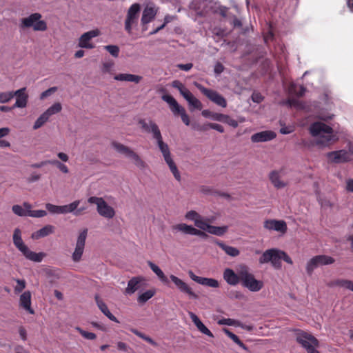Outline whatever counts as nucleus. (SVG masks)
Returning <instances> with one entry per match:
<instances>
[{
  "mask_svg": "<svg viewBox=\"0 0 353 353\" xmlns=\"http://www.w3.org/2000/svg\"><path fill=\"white\" fill-rule=\"evenodd\" d=\"M309 130L312 137H319L316 141L318 145L326 146L337 140L336 136L333 134V129L323 122L313 123Z\"/></svg>",
  "mask_w": 353,
  "mask_h": 353,
  "instance_id": "1",
  "label": "nucleus"
},
{
  "mask_svg": "<svg viewBox=\"0 0 353 353\" xmlns=\"http://www.w3.org/2000/svg\"><path fill=\"white\" fill-rule=\"evenodd\" d=\"M12 239L15 247L27 259L34 262H41L43 260L46 254L43 252L36 253L31 251L28 246L24 244L21 238V231L19 228L14 229Z\"/></svg>",
  "mask_w": 353,
  "mask_h": 353,
  "instance_id": "2",
  "label": "nucleus"
},
{
  "mask_svg": "<svg viewBox=\"0 0 353 353\" xmlns=\"http://www.w3.org/2000/svg\"><path fill=\"white\" fill-rule=\"evenodd\" d=\"M296 341L307 353H320L316 349L319 347V341L310 333L296 330Z\"/></svg>",
  "mask_w": 353,
  "mask_h": 353,
  "instance_id": "3",
  "label": "nucleus"
},
{
  "mask_svg": "<svg viewBox=\"0 0 353 353\" xmlns=\"http://www.w3.org/2000/svg\"><path fill=\"white\" fill-rule=\"evenodd\" d=\"M241 284L251 292H259L263 288V282L255 279L246 265L240 267Z\"/></svg>",
  "mask_w": 353,
  "mask_h": 353,
  "instance_id": "4",
  "label": "nucleus"
},
{
  "mask_svg": "<svg viewBox=\"0 0 353 353\" xmlns=\"http://www.w3.org/2000/svg\"><path fill=\"white\" fill-rule=\"evenodd\" d=\"M41 18L42 15L40 13H32L21 19L19 27L21 29L32 28L34 31H46L48 28L47 23Z\"/></svg>",
  "mask_w": 353,
  "mask_h": 353,
  "instance_id": "5",
  "label": "nucleus"
},
{
  "mask_svg": "<svg viewBox=\"0 0 353 353\" xmlns=\"http://www.w3.org/2000/svg\"><path fill=\"white\" fill-rule=\"evenodd\" d=\"M112 145L118 152L123 154L126 157L131 159L135 165L140 169H144L146 167L145 162L141 159L137 153H136L129 147L116 141H113L112 143Z\"/></svg>",
  "mask_w": 353,
  "mask_h": 353,
  "instance_id": "6",
  "label": "nucleus"
},
{
  "mask_svg": "<svg viewBox=\"0 0 353 353\" xmlns=\"http://www.w3.org/2000/svg\"><path fill=\"white\" fill-rule=\"evenodd\" d=\"M88 202L97 205V212L101 216L107 219H112L114 216L115 211L114 208L110 206L102 197L90 196L88 198Z\"/></svg>",
  "mask_w": 353,
  "mask_h": 353,
  "instance_id": "7",
  "label": "nucleus"
},
{
  "mask_svg": "<svg viewBox=\"0 0 353 353\" xmlns=\"http://www.w3.org/2000/svg\"><path fill=\"white\" fill-rule=\"evenodd\" d=\"M335 260L327 255H316L310 259L306 265V272L311 276L314 270L322 265H326L334 263Z\"/></svg>",
  "mask_w": 353,
  "mask_h": 353,
  "instance_id": "8",
  "label": "nucleus"
},
{
  "mask_svg": "<svg viewBox=\"0 0 353 353\" xmlns=\"http://www.w3.org/2000/svg\"><path fill=\"white\" fill-rule=\"evenodd\" d=\"M194 84L196 88L211 101L222 108H225L227 106V101L218 92L206 88L203 85L197 82H194Z\"/></svg>",
  "mask_w": 353,
  "mask_h": 353,
  "instance_id": "9",
  "label": "nucleus"
},
{
  "mask_svg": "<svg viewBox=\"0 0 353 353\" xmlns=\"http://www.w3.org/2000/svg\"><path fill=\"white\" fill-rule=\"evenodd\" d=\"M281 251L276 249H270L263 253L259 258V263H267L271 262L272 266L276 269L281 267Z\"/></svg>",
  "mask_w": 353,
  "mask_h": 353,
  "instance_id": "10",
  "label": "nucleus"
},
{
  "mask_svg": "<svg viewBox=\"0 0 353 353\" xmlns=\"http://www.w3.org/2000/svg\"><path fill=\"white\" fill-rule=\"evenodd\" d=\"M162 99L168 103L174 114H180L182 121L186 125H190V118L186 114L183 108L181 107L176 99L171 95L164 94L162 96Z\"/></svg>",
  "mask_w": 353,
  "mask_h": 353,
  "instance_id": "11",
  "label": "nucleus"
},
{
  "mask_svg": "<svg viewBox=\"0 0 353 353\" xmlns=\"http://www.w3.org/2000/svg\"><path fill=\"white\" fill-rule=\"evenodd\" d=\"M141 6L139 3H133L128 9L126 19L125 20V30L131 34L132 27L137 24Z\"/></svg>",
  "mask_w": 353,
  "mask_h": 353,
  "instance_id": "12",
  "label": "nucleus"
},
{
  "mask_svg": "<svg viewBox=\"0 0 353 353\" xmlns=\"http://www.w3.org/2000/svg\"><path fill=\"white\" fill-rule=\"evenodd\" d=\"M87 234L88 230L84 229L78 236L76 247L72 255V260L74 262H79L81 259V256L84 251Z\"/></svg>",
  "mask_w": 353,
  "mask_h": 353,
  "instance_id": "13",
  "label": "nucleus"
},
{
  "mask_svg": "<svg viewBox=\"0 0 353 353\" xmlns=\"http://www.w3.org/2000/svg\"><path fill=\"white\" fill-rule=\"evenodd\" d=\"M170 279L174 283L177 289L181 292L187 294L190 299H197L199 298V296L193 292L191 287L179 277L171 274L170 276Z\"/></svg>",
  "mask_w": 353,
  "mask_h": 353,
  "instance_id": "14",
  "label": "nucleus"
},
{
  "mask_svg": "<svg viewBox=\"0 0 353 353\" xmlns=\"http://www.w3.org/2000/svg\"><path fill=\"white\" fill-rule=\"evenodd\" d=\"M101 32L98 29H94L83 33L79 39V46L82 48L92 49L95 47L94 44L90 41L92 38L99 36Z\"/></svg>",
  "mask_w": 353,
  "mask_h": 353,
  "instance_id": "15",
  "label": "nucleus"
},
{
  "mask_svg": "<svg viewBox=\"0 0 353 353\" xmlns=\"http://www.w3.org/2000/svg\"><path fill=\"white\" fill-rule=\"evenodd\" d=\"M172 230L181 232L185 234L196 235L201 237H207L208 235L200 230H197L192 225H188L185 223H179L172 226Z\"/></svg>",
  "mask_w": 353,
  "mask_h": 353,
  "instance_id": "16",
  "label": "nucleus"
},
{
  "mask_svg": "<svg viewBox=\"0 0 353 353\" xmlns=\"http://www.w3.org/2000/svg\"><path fill=\"white\" fill-rule=\"evenodd\" d=\"M139 124L144 132L147 133H152L154 139L158 137L159 135H161L158 125L150 119L148 121L145 119H140L139 121Z\"/></svg>",
  "mask_w": 353,
  "mask_h": 353,
  "instance_id": "17",
  "label": "nucleus"
},
{
  "mask_svg": "<svg viewBox=\"0 0 353 353\" xmlns=\"http://www.w3.org/2000/svg\"><path fill=\"white\" fill-rule=\"evenodd\" d=\"M327 157L330 161L336 163L347 162L350 160L349 152L345 150L330 152Z\"/></svg>",
  "mask_w": 353,
  "mask_h": 353,
  "instance_id": "18",
  "label": "nucleus"
},
{
  "mask_svg": "<svg viewBox=\"0 0 353 353\" xmlns=\"http://www.w3.org/2000/svg\"><path fill=\"white\" fill-rule=\"evenodd\" d=\"M14 97H16V102L13 108H23L26 107L28 101V94L26 93V87L14 92Z\"/></svg>",
  "mask_w": 353,
  "mask_h": 353,
  "instance_id": "19",
  "label": "nucleus"
},
{
  "mask_svg": "<svg viewBox=\"0 0 353 353\" xmlns=\"http://www.w3.org/2000/svg\"><path fill=\"white\" fill-rule=\"evenodd\" d=\"M223 279L229 285H237L239 282H241L240 269L237 273H235L233 270L226 268L223 272Z\"/></svg>",
  "mask_w": 353,
  "mask_h": 353,
  "instance_id": "20",
  "label": "nucleus"
},
{
  "mask_svg": "<svg viewBox=\"0 0 353 353\" xmlns=\"http://www.w3.org/2000/svg\"><path fill=\"white\" fill-rule=\"evenodd\" d=\"M276 134L271 130H265L255 133L251 136V141L253 143L265 142L274 139Z\"/></svg>",
  "mask_w": 353,
  "mask_h": 353,
  "instance_id": "21",
  "label": "nucleus"
},
{
  "mask_svg": "<svg viewBox=\"0 0 353 353\" xmlns=\"http://www.w3.org/2000/svg\"><path fill=\"white\" fill-rule=\"evenodd\" d=\"M264 228L270 230H275L284 233L287 230V225L284 221L266 220Z\"/></svg>",
  "mask_w": 353,
  "mask_h": 353,
  "instance_id": "22",
  "label": "nucleus"
},
{
  "mask_svg": "<svg viewBox=\"0 0 353 353\" xmlns=\"http://www.w3.org/2000/svg\"><path fill=\"white\" fill-rule=\"evenodd\" d=\"M20 306L31 314H34V310L31 307V293L30 291L24 292L19 299Z\"/></svg>",
  "mask_w": 353,
  "mask_h": 353,
  "instance_id": "23",
  "label": "nucleus"
},
{
  "mask_svg": "<svg viewBox=\"0 0 353 353\" xmlns=\"http://www.w3.org/2000/svg\"><path fill=\"white\" fill-rule=\"evenodd\" d=\"M155 15H156V11L152 7H146L143 10L141 20L143 31L147 30V24L153 20Z\"/></svg>",
  "mask_w": 353,
  "mask_h": 353,
  "instance_id": "24",
  "label": "nucleus"
},
{
  "mask_svg": "<svg viewBox=\"0 0 353 353\" xmlns=\"http://www.w3.org/2000/svg\"><path fill=\"white\" fill-rule=\"evenodd\" d=\"M190 317L197 329L203 334L214 337L212 332L201 322L199 318L193 312H190Z\"/></svg>",
  "mask_w": 353,
  "mask_h": 353,
  "instance_id": "25",
  "label": "nucleus"
},
{
  "mask_svg": "<svg viewBox=\"0 0 353 353\" xmlns=\"http://www.w3.org/2000/svg\"><path fill=\"white\" fill-rule=\"evenodd\" d=\"M95 301L98 307L100 309V310L103 312L104 315H105L110 320L114 321L116 323H119L118 319L110 312L107 305L97 294L95 296Z\"/></svg>",
  "mask_w": 353,
  "mask_h": 353,
  "instance_id": "26",
  "label": "nucleus"
},
{
  "mask_svg": "<svg viewBox=\"0 0 353 353\" xmlns=\"http://www.w3.org/2000/svg\"><path fill=\"white\" fill-rule=\"evenodd\" d=\"M269 179L272 185L277 189H281L287 186L288 183L281 179L279 172L272 171L269 174Z\"/></svg>",
  "mask_w": 353,
  "mask_h": 353,
  "instance_id": "27",
  "label": "nucleus"
},
{
  "mask_svg": "<svg viewBox=\"0 0 353 353\" xmlns=\"http://www.w3.org/2000/svg\"><path fill=\"white\" fill-rule=\"evenodd\" d=\"M143 281L141 277H132L128 283V286L125 290V294L131 295L134 294L140 288V283Z\"/></svg>",
  "mask_w": 353,
  "mask_h": 353,
  "instance_id": "28",
  "label": "nucleus"
},
{
  "mask_svg": "<svg viewBox=\"0 0 353 353\" xmlns=\"http://www.w3.org/2000/svg\"><path fill=\"white\" fill-rule=\"evenodd\" d=\"M154 139L157 141L158 147L162 153L165 161H168L169 159H172L168 145L163 142L162 135H159V137H156Z\"/></svg>",
  "mask_w": 353,
  "mask_h": 353,
  "instance_id": "29",
  "label": "nucleus"
},
{
  "mask_svg": "<svg viewBox=\"0 0 353 353\" xmlns=\"http://www.w3.org/2000/svg\"><path fill=\"white\" fill-rule=\"evenodd\" d=\"M54 227L52 225H46L40 230L33 232L31 235L32 239H39L54 233Z\"/></svg>",
  "mask_w": 353,
  "mask_h": 353,
  "instance_id": "30",
  "label": "nucleus"
},
{
  "mask_svg": "<svg viewBox=\"0 0 353 353\" xmlns=\"http://www.w3.org/2000/svg\"><path fill=\"white\" fill-rule=\"evenodd\" d=\"M213 242L216 244L219 247H220L223 251H225V252L230 256H237L239 254V250L234 248V247H232V246H229V245H225L224 243H223L222 241L218 240V239H214L213 241Z\"/></svg>",
  "mask_w": 353,
  "mask_h": 353,
  "instance_id": "31",
  "label": "nucleus"
},
{
  "mask_svg": "<svg viewBox=\"0 0 353 353\" xmlns=\"http://www.w3.org/2000/svg\"><path fill=\"white\" fill-rule=\"evenodd\" d=\"M114 79L117 81H129L139 83L141 81L142 77L132 74H119L115 75Z\"/></svg>",
  "mask_w": 353,
  "mask_h": 353,
  "instance_id": "32",
  "label": "nucleus"
},
{
  "mask_svg": "<svg viewBox=\"0 0 353 353\" xmlns=\"http://www.w3.org/2000/svg\"><path fill=\"white\" fill-rule=\"evenodd\" d=\"M184 99L188 102V104L190 107H192L194 109L201 110L202 109V103L201 102L197 99L190 91H189L183 97Z\"/></svg>",
  "mask_w": 353,
  "mask_h": 353,
  "instance_id": "33",
  "label": "nucleus"
},
{
  "mask_svg": "<svg viewBox=\"0 0 353 353\" xmlns=\"http://www.w3.org/2000/svg\"><path fill=\"white\" fill-rule=\"evenodd\" d=\"M148 265L150 269L157 275L161 282L165 284H168L169 281L168 277L165 275L163 272L152 261H148Z\"/></svg>",
  "mask_w": 353,
  "mask_h": 353,
  "instance_id": "34",
  "label": "nucleus"
},
{
  "mask_svg": "<svg viewBox=\"0 0 353 353\" xmlns=\"http://www.w3.org/2000/svg\"><path fill=\"white\" fill-rule=\"evenodd\" d=\"M23 206L28 210V216L41 218L47 215V212L43 210H32V205L28 202H24Z\"/></svg>",
  "mask_w": 353,
  "mask_h": 353,
  "instance_id": "35",
  "label": "nucleus"
},
{
  "mask_svg": "<svg viewBox=\"0 0 353 353\" xmlns=\"http://www.w3.org/2000/svg\"><path fill=\"white\" fill-rule=\"evenodd\" d=\"M331 285L344 288L353 292V281L347 279H336L332 282Z\"/></svg>",
  "mask_w": 353,
  "mask_h": 353,
  "instance_id": "36",
  "label": "nucleus"
},
{
  "mask_svg": "<svg viewBox=\"0 0 353 353\" xmlns=\"http://www.w3.org/2000/svg\"><path fill=\"white\" fill-rule=\"evenodd\" d=\"M224 333L230 338L236 345L244 350H248V347L239 339V338L227 328H223Z\"/></svg>",
  "mask_w": 353,
  "mask_h": 353,
  "instance_id": "37",
  "label": "nucleus"
},
{
  "mask_svg": "<svg viewBox=\"0 0 353 353\" xmlns=\"http://www.w3.org/2000/svg\"><path fill=\"white\" fill-rule=\"evenodd\" d=\"M228 230V226H214L210 225L208 232L216 236H223Z\"/></svg>",
  "mask_w": 353,
  "mask_h": 353,
  "instance_id": "38",
  "label": "nucleus"
},
{
  "mask_svg": "<svg viewBox=\"0 0 353 353\" xmlns=\"http://www.w3.org/2000/svg\"><path fill=\"white\" fill-rule=\"evenodd\" d=\"M80 203L79 200H76L74 202L65 205L61 206V214H66L70 212H73L77 208Z\"/></svg>",
  "mask_w": 353,
  "mask_h": 353,
  "instance_id": "39",
  "label": "nucleus"
},
{
  "mask_svg": "<svg viewBox=\"0 0 353 353\" xmlns=\"http://www.w3.org/2000/svg\"><path fill=\"white\" fill-rule=\"evenodd\" d=\"M130 331L132 332L133 334L137 335V336L140 337L141 339H143L144 341H147L152 345L157 347L158 345L157 343H156L152 338L150 336L145 335V334L139 332L138 330L135 328H130Z\"/></svg>",
  "mask_w": 353,
  "mask_h": 353,
  "instance_id": "40",
  "label": "nucleus"
},
{
  "mask_svg": "<svg viewBox=\"0 0 353 353\" xmlns=\"http://www.w3.org/2000/svg\"><path fill=\"white\" fill-rule=\"evenodd\" d=\"M199 284L214 288L219 287V281L212 278L201 277Z\"/></svg>",
  "mask_w": 353,
  "mask_h": 353,
  "instance_id": "41",
  "label": "nucleus"
},
{
  "mask_svg": "<svg viewBox=\"0 0 353 353\" xmlns=\"http://www.w3.org/2000/svg\"><path fill=\"white\" fill-rule=\"evenodd\" d=\"M168 165L169 166V168L172 173L173 174L174 178L178 181H181V175L178 170V168L172 159H169L168 161H165Z\"/></svg>",
  "mask_w": 353,
  "mask_h": 353,
  "instance_id": "42",
  "label": "nucleus"
},
{
  "mask_svg": "<svg viewBox=\"0 0 353 353\" xmlns=\"http://www.w3.org/2000/svg\"><path fill=\"white\" fill-rule=\"evenodd\" d=\"M155 294V291L153 290H149L146 292L141 294L138 296V302L140 303H145L147 302L149 299H150Z\"/></svg>",
  "mask_w": 353,
  "mask_h": 353,
  "instance_id": "43",
  "label": "nucleus"
},
{
  "mask_svg": "<svg viewBox=\"0 0 353 353\" xmlns=\"http://www.w3.org/2000/svg\"><path fill=\"white\" fill-rule=\"evenodd\" d=\"M61 109H62V107H61V103H55L52 105H51L50 108H48L47 109V110L44 112L46 113V114L48 115V117H50V116L61 112Z\"/></svg>",
  "mask_w": 353,
  "mask_h": 353,
  "instance_id": "44",
  "label": "nucleus"
},
{
  "mask_svg": "<svg viewBox=\"0 0 353 353\" xmlns=\"http://www.w3.org/2000/svg\"><path fill=\"white\" fill-rule=\"evenodd\" d=\"M172 85L173 88H176L183 97H184L186 93L190 91L181 81L178 80L174 81L172 83Z\"/></svg>",
  "mask_w": 353,
  "mask_h": 353,
  "instance_id": "45",
  "label": "nucleus"
},
{
  "mask_svg": "<svg viewBox=\"0 0 353 353\" xmlns=\"http://www.w3.org/2000/svg\"><path fill=\"white\" fill-rule=\"evenodd\" d=\"M75 330L85 339L94 340L97 338V335L94 333L85 331L80 327H76Z\"/></svg>",
  "mask_w": 353,
  "mask_h": 353,
  "instance_id": "46",
  "label": "nucleus"
},
{
  "mask_svg": "<svg viewBox=\"0 0 353 353\" xmlns=\"http://www.w3.org/2000/svg\"><path fill=\"white\" fill-rule=\"evenodd\" d=\"M12 212L19 216H26L28 214V210L23 208L19 205H14L12 208Z\"/></svg>",
  "mask_w": 353,
  "mask_h": 353,
  "instance_id": "47",
  "label": "nucleus"
},
{
  "mask_svg": "<svg viewBox=\"0 0 353 353\" xmlns=\"http://www.w3.org/2000/svg\"><path fill=\"white\" fill-rule=\"evenodd\" d=\"M49 117L45 112H43L35 121L33 129L37 130L41 128L48 120Z\"/></svg>",
  "mask_w": 353,
  "mask_h": 353,
  "instance_id": "48",
  "label": "nucleus"
},
{
  "mask_svg": "<svg viewBox=\"0 0 353 353\" xmlns=\"http://www.w3.org/2000/svg\"><path fill=\"white\" fill-rule=\"evenodd\" d=\"M49 164L55 165L61 172L67 174L69 172L68 168L65 164L62 163L58 160L49 161Z\"/></svg>",
  "mask_w": 353,
  "mask_h": 353,
  "instance_id": "49",
  "label": "nucleus"
},
{
  "mask_svg": "<svg viewBox=\"0 0 353 353\" xmlns=\"http://www.w3.org/2000/svg\"><path fill=\"white\" fill-rule=\"evenodd\" d=\"M14 97V92H0V103H5L9 102Z\"/></svg>",
  "mask_w": 353,
  "mask_h": 353,
  "instance_id": "50",
  "label": "nucleus"
},
{
  "mask_svg": "<svg viewBox=\"0 0 353 353\" xmlns=\"http://www.w3.org/2000/svg\"><path fill=\"white\" fill-rule=\"evenodd\" d=\"M105 49L114 57H118L119 54V48L114 45H108L104 46Z\"/></svg>",
  "mask_w": 353,
  "mask_h": 353,
  "instance_id": "51",
  "label": "nucleus"
},
{
  "mask_svg": "<svg viewBox=\"0 0 353 353\" xmlns=\"http://www.w3.org/2000/svg\"><path fill=\"white\" fill-rule=\"evenodd\" d=\"M172 19L173 17L170 15H166L164 18V23L161 26L157 27L156 29L150 32V34H157L158 32L162 30L168 23L171 22Z\"/></svg>",
  "mask_w": 353,
  "mask_h": 353,
  "instance_id": "52",
  "label": "nucleus"
},
{
  "mask_svg": "<svg viewBox=\"0 0 353 353\" xmlns=\"http://www.w3.org/2000/svg\"><path fill=\"white\" fill-rule=\"evenodd\" d=\"M194 225H195L196 227L200 228L201 230H204V231H207V232H208V228L210 227V224H208V223L204 221L201 219V216L198 220L196 221V222L194 223Z\"/></svg>",
  "mask_w": 353,
  "mask_h": 353,
  "instance_id": "53",
  "label": "nucleus"
},
{
  "mask_svg": "<svg viewBox=\"0 0 353 353\" xmlns=\"http://www.w3.org/2000/svg\"><path fill=\"white\" fill-rule=\"evenodd\" d=\"M46 208L52 214H61V206L46 203Z\"/></svg>",
  "mask_w": 353,
  "mask_h": 353,
  "instance_id": "54",
  "label": "nucleus"
},
{
  "mask_svg": "<svg viewBox=\"0 0 353 353\" xmlns=\"http://www.w3.org/2000/svg\"><path fill=\"white\" fill-rule=\"evenodd\" d=\"M200 217H201V215L194 210H190V211L188 212L185 214V218L187 219L193 221L194 223Z\"/></svg>",
  "mask_w": 353,
  "mask_h": 353,
  "instance_id": "55",
  "label": "nucleus"
},
{
  "mask_svg": "<svg viewBox=\"0 0 353 353\" xmlns=\"http://www.w3.org/2000/svg\"><path fill=\"white\" fill-rule=\"evenodd\" d=\"M17 285L14 287L15 293L18 294L23 291L26 288V281L24 280L17 279Z\"/></svg>",
  "mask_w": 353,
  "mask_h": 353,
  "instance_id": "56",
  "label": "nucleus"
},
{
  "mask_svg": "<svg viewBox=\"0 0 353 353\" xmlns=\"http://www.w3.org/2000/svg\"><path fill=\"white\" fill-rule=\"evenodd\" d=\"M57 87H52L49 89L46 90V91L43 92L40 96L41 99H44L47 97L51 95L52 94L55 92L57 91Z\"/></svg>",
  "mask_w": 353,
  "mask_h": 353,
  "instance_id": "57",
  "label": "nucleus"
},
{
  "mask_svg": "<svg viewBox=\"0 0 353 353\" xmlns=\"http://www.w3.org/2000/svg\"><path fill=\"white\" fill-rule=\"evenodd\" d=\"M223 123H227L233 128H236L238 126V122L228 115L225 116Z\"/></svg>",
  "mask_w": 353,
  "mask_h": 353,
  "instance_id": "58",
  "label": "nucleus"
},
{
  "mask_svg": "<svg viewBox=\"0 0 353 353\" xmlns=\"http://www.w3.org/2000/svg\"><path fill=\"white\" fill-rule=\"evenodd\" d=\"M219 325H235L236 321L232 319H222L218 321Z\"/></svg>",
  "mask_w": 353,
  "mask_h": 353,
  "instance_id": "59",
  "label": "nucleus"
},
{
  "mask_svg": "<svg viewBox=\"0 0 353 353\" xmlns=\"http://www.w3.org/2000/svg\"><path fill=\"white\" fill-rule=\"evenodd\" d=\"M208 125L210 128L216 130L221 133H223L224 132L223 127L220 124L209 123Z\"/></svg>",
  "mask_w": 353,
  "mask_h": 353,
  "instance_id": "60",
  "label": "nucleus"
},
{
  "mask_svg": "<svg viewBox=\"0 0 353 353\" xmlns=\"http://www.w3.org/2000/svg\"><path fill=\"white\" fill-rule=\"evenodd\" d=\"M223 70H224L223 65L220 62H217L214 65V72L216 74H220L221 73H222L223 72Z\"/></svg>",
  "mask_w": 353,
  "mask_h": 353,
  "instance_id": "61",
  "label": "nucleus"
},
{
  "mask_svg": "<svg viewBox=\"0 0 353 353\" xmlns=\"http://www.w3.org/2000/svg\"><path fill=\"white\" fill-rule=\"evenodd\" d=\"M252 99L254 102L261 103L263 100V97L259 92H254L252 95Z\"/></svg>",
  "mask_w": 353,
  "mask_h": 353,
  "instance_id": "62",
  "label": "nucleus"
},
{
  "mask_svg": "<svg viewBox=\"0 0 353 353\" xmlns=\"http://www.w3.org/2000/svg\"><path fill=\"white\" fill-rule=\"evenodd\" d=\"M117 348L119 350L123 351L125 352H128L130 349V347H128V345L126 343L121 342V341H119L117 343Z\"/></svg>",
  "mask_w": 353,
  "mask_h": 353,
  "instance_id": "63",
  "label": "nucleus"
},
{
  "mask_svg": "<svg viewBox=\"0 0 353 353\" xmlns=\"http://www.w3.org/2000/svg\"><path fill=\"white\" fill-rule=\"evenodd\" d=\"M193 67V64L191 63H186V64H178L177 68H179L181 70L184 71H189Z\"/></svg>",
  "mask_w": 353,
  "mask_h": 353,
  "instance_id": "64",
  "label": "nucleus"
}]
</instances>
